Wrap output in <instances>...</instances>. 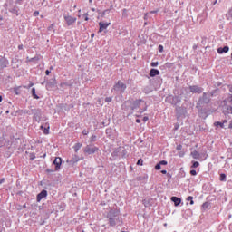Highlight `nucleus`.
Returning a JSON list of instances; mask_svg holds the SVG:
<instances>
[{
    "instance_id": "1",
    "label": "nucleus",
    "mask_w": 232,
    "mask_h": 232,
    "mask_svg": "<svg viewBox=\"0 0 232 232\" xmlns=\"http://www.w3.org/2000/svg\"><path fill=\"white\" fill-rule=\"evenodd\" d=\"M126 89H127V85L126 83H124V82H122V80H118V82L114 83V87L112 88V90L116 92H120L121 93H124Z\"/></svg>"
},
{
    "instance_id": "2",
    "label": "nucleus",
    "mask_w": 232,
    "mask_h": 232,
    "mask_svg": "<svg viewBox=\"0 0 232 232\" xmlns=\"http://www.w3.org/2000/svg\"><path fill=\"white\" fill-rule=\"evenodd\" d=\"M63 18H64V21L67 24V26H72L77 22V18L73 17L70 14H64Z\"/></svg>"
},
{
    "instance_id": "3",
    "label": "nucleus",
    "mask_w": 232,
    "mask_h": 232,
    "mask_svg": "<svg viewBox=\"0 0 232 232\" xmlns=\"http://www.w3.org/2000/svg\"><path fill=\"white\" fill-rule=\"evenodd\" d=\"M99 150V148L97 147H92L90 145H88L85 149H84V152L91 155V154H94L95 152H97Z\"/></svg>"
},
{
    "instance_id": "4",
    "label": "nucleus",
    "mask_w": 232,
    "mask_h": 232,
    "mask_svg": "<svg viewBox=\"0 0 232 232\" xmlns=\"http://www.w3.org/2000/svg\"><path fill=\"white\" fill-rule=\"evenodd\" d=\"M189 91L192 93H198L201 94L203 92V89L198 86H189Z\"/></svg>"
},
{
    "instance_id": "5",
    "label": "nucleus",
    "mask_w": 232,
    "mask_h": 232,
    "mask_svg": "<svg viewBox=\"0 0 232 232\" xmlns=\"http://www.w3.org/2000/svg\"><path fill=\"white\" fill-rule=\"evenodd\" d=\"M98 25H100V30H98V33H102L104 30H106L111 25V23L100 22V24H98Z\"/></svg>"
},
{
    "instance_id": "6",
    "label": "nucleus",
    "mask_w": 232,
    "mask_h": 232,
    "mask_svg": "<svg viewBox=\"0 0 232 232\" xmlns=\"http://www.w3.org/2000/svg\"><path fill=\"white\" fill-rule=\"evenodd\" d=\"M9 64V62L5 58H0V71L3 70L4 68H6Z\"/></svg>"
},
{
    "instance_id": "7",
    "label": "nucleus",
    "mask_w": 232,
    "mask_h": 232,
    "mask_svg": "<svg viewBox=\"0 0 232 232\" xmlns=\"http://www.w3.org/2000/svg\"><path fill=\"white\" fill-rule=\"evenodd\" d=\"M45 197H47V191L44 189L37 195V202H41Z\"/></svg>"
},
{
    "instance_id": "8",
    "label": "nucleus",
    "mask_w": 232,
    "mask_h": 232,
    "mask_svg": "<svg viewBox=\"0 0 232 232\" xmlns=\"http://www.w3.org/2000/svg\"><path fill=\"white\" fill-rule=\"evenodd\" d=\"M53 163L55 165V170H59L62 165V159L60 157L55 158Z\"/></svg>"
},
{
    "instance_id": "9",
    "label": "nucleus",
    "mask_w": 232,
    "mask_h": 232,
    "mask_svg": "<svg viewBox=\"0 0 232 232\" xmlns=\"http://www.w3.org/2000/svg\"><path fill=\"white\" fill-rule=\"evenodd\" d=\"M158 75H160V71H159V69H150L149 72L150 77H156Z\"/></svg>"
},
{
    "instance_id": "10",
    "label": "nucleus",
    "mask_w": 232,
    "mask_h": 232,
    "mask_svg": "<svg viewBox=\"0 0 232 232\" xmlns=\"http://www.w3.org/2000/svg\"><path fill=\"white\" fill-rule=\"evenodd\" d=\"M228 52H229V46H224V47L218 48V54H223L224 53H227Z\"/></svg>"
},
{
    "instance_id": "11",
    "label": "nucleus",
    "mask_w": 232,
    "mask_h": 232,
    "mask_svg": "<svg viewBox=\"0 0 232 232\" xmlns=\"http://www.w3.org/2000/svg\"><path fill=\"white\" fill-rule=\"evenodd\" d=\"M170 200L171 202H174L175 206H179V204H181V198L178 197H171Z\"/></svg>"
},
{
    "instance_id": "12",
    "label": "nucleus",
    "mask_w": 232,
    "mask_h": 232,
    "mask_svg": "<svg viewBox=\"0 0 232 232\" xmlns=\"http://www.w3.org/2000/svg\"><path fill=\"white\" fill-rule=\"evenodd\" d=\"M161 165H168V161L166 160L160 161L157 165H155V169L156 170L161 169Z\"/></svg>"
},
{
    "instance_id": "13",
    "label": "nucleus",
    "mask_w": 232,
    "mask_h": 232,
    "mask_svg": "<svg viewBox=\"0 0 232 232\" xmlns=\"http://www.w3.org/2000/svg\"><path fill=\"white\" fill-rule=\"evenodd\" d=\"M210 203L209 202H205L201 206V209L203 211H207L209 208Z\"/></svg>"
},
{
    "instance_id": "14",
    "label": "nucleus",
    "mask_w": 232,
    "mask_h": 232,
    "mask_svg": "<svg viewBox=\"0 0 232 232\" xmlns=\"http://www.w3.org/2000/svg\"><path fill=\"white\" fill-rule=\"evenodd\" d=\"M141 102H142V100H137L136 102H134L132 109L140 107Z\"/></svg>"
},
{
    "instance_id": "15",
    "label": "nucleus",
    "mask_w": 232,
    "mask_h": 232,
    "mask_svg": "<svg viewBox=\"0 0 232 232\" xmlns=\"http://www.w3.org/2000/svg\"><path fill=\"white\" fill-rule=\"evenodd\" d=\"M191 156L193 157V159H198L200 154L198 151L194 150L193 152H191Z\"/></svg>"
},
{
    "instance_id": "16",
    "label": "nucleus",
    "mask_w": 232,
    "mask_h": 232,
    "mask_svg": "<svg viewBox=\"0 0 232 232\" xmlns=\"http://www.w3.org/2000/svg\"><path fill=\"white\" fill-rule=\"evenodd\" d=\"M9 11H10V13L14 14L15 15L18 16V10H17V7H13V8H11Z\"/></svg>"
},
{
    "instance_id": "17",
    "label": "nucleus",
    "mask_w": 232,
    "mask_h": 232,
    "mask_svg": "<svg viewBox=\"0 0 232 232\" xmlns=\"http://www.w3.org/2000/svg\"><path fill=\"white\" fill-rule=\"evenodd\" d=\"M109 225H111V227H115L116 225L115 219L112 218H109Z\"/></svg>"
},
{
    "instance_id": "18",
    "label": "nucleus",
    "mask_w": 232,
    "mask_h": 232,
    "mask_svg": "<svg viewBox=\"0 0 232 232\" xmlns=\"http://www.w3.org/2000/svg\"><path fill=\"white\" fill-rule=\"evenodd\" d=\"M82 147V143H77V144H75V146H74V150H75L76 152H78V150H79Z\"/></svg>"
},
{
    "instance_id": "19",
    "label": "nucleus",
    "mask_w": 232,
    "mask_h": 232,
    "mask_svg": "<svg viewBox=\"0 0 232 232\" xmlns=\"http://www.w3.org/2000/svg\"><path fill=\"white\" fill-rule=\"evenodd\" d=\"M32 94H33V97H34V99H39V97L36 95V92H35V89H34V88L32 89Z\"/></svg>"
},
{
    "instance_id": "20",
    "label": "nucleus",
    "mask_w": 232,
    "mask_h": 232,
    "mask_svg": "<svg viewBox=\"0 0 232 232\" xmlns=\"http://www.w3.org/2000/svg\"><path fill=\"white\" fill-rule=\"evenodd\" d=\"M214 125H215L216 127H221V128H224V123L219 122V121L215 122V123H214Z\"/></svg>"
},
{
    "instance_id": "21",
    "label": "nucleus",
    "mask_w": 232,
    "mask_h": 232,
    "mask_svg": "<svg viewBox=\"0 0 232 232\" xmlns=\"http://www.w3.org/2000/svg\"><path fill=\"white\" fill-rule=\"evenodd\" d=\"M158 50H159L160 53H163L164 52V46L162 44H160L158 46Z\"/></svg>"
},
{
    "instance_id": "22",
    "label": "nucleus",
    "mask_w": 232,
    "mask_h": 232,
    "mask_svg": "<svg viewBox=\"0 0 232 232\" xmlns=\"http://www.w3.org/2000/svg\"><path fill=\"white\" fill-rule=\"evenodd\" d=\"M150 66H151V67H158V66H159V62H158V61H156V62H151Z\"/></svg>"
},
{
    "instance_id": "23",
    "label": "nucleus",
    "mask_w": 232,
    "mask_h": 232,
    "mask_svg": "<svg viewBox=\"0 0 232 232\" xmlns=\"http://www.w3.org/2000/svg\"><path fill=\"white\" fill-rule=\"evenodd\" d=\"M199 165H200V164H199L198 161H195V162H193L191 168H198V167H199Z\"/></svg>"
},
{
    "instance_id": "24",
    "label": "nucleus",
    "mask_w": 232,
    "mask_h": 232,
    "mask_svg": "<svg viewBox=\"0 0 232 232\" xmlns=\"http://www.w3.org/2000/svg\"><path fill=\"white\" fill-rule=\"evenodd\" d=\"M219 179L221 181H226V174H220Z\"/></svg>"
},
{
    "instance_id": "25",
    "label": "nucleus",
    "mask_w": 232,
    "mask_h": 232,
    "mask_svg": "<svg viewBox=\"0 0 232 232\" xmlns=\"http://www.w3.org/2000/svg\"><path fill=\"white\" fill-rule=\"evenodd\" d=\"M158 13H160V9L150 11V14H158Z\"/></svg>"
},
{
    "instance_id": "26",
    "label": "nucleus",
    "mask_w": 232,
    "mask_h": 232,
    "mask_svg": "<svg viewBox=\"0 0 232 232\" xmlns=\"http://www.w3.org/2000/svg\"><path fill=\"white\" fill-rule=\"evenodd\" d=\"M137 165H143V160L142 159H139L138 161H137Z\"/></svg>"
},
{
    "instance_id": "27",
    "label": "nucleus",
    "mask_w": 232,
    "mask_h": 232,
    "mask_svg": "<svg viewBox=\"0 0 232 232\" xmlns=\"http://www.w3.org/2000/svg\"><path fill=\"white\" fill-rule=\"evenodd\" d=\"M83 16L85 18V21H89V14L88 13L83 14Z\"/></svg>"
},
{
    "instance_id": "28",
    "label": "nucleus",
    "mask_w": 232,
    "mask_h": 232,
    "mask_svg": "<svg viewBox=\"0 0 232 232\" xmlns=\"http://www.w3.org/2000/svg\"><path fill=\"white\" fill-rule=\"evenodd\" d=\"M49 127L48 128H45L44 130V133L45 134V135H48L49 134Z\"/></svg>"
},
{
    "instance_id": "29",
    "label": "nucleus",
    "mask_w": 232,
    "mask_h": 232,
    "mask_svg": "<svg viewBox=\"0 0 232 232\" xmlns=\"http://www.w3.org/2000/svg\"><path fill=\"white\" fill-rule=\"evenodd\" d=\"M183 149V146L181 145V144H179V145H178L177 147H176V150H181Z\"/></svg>"
},
{
    "instance_id": "30",
    "label": "nucleus",
    "mask_w": 232,
    "mask_h": 232,
    "mask_svg": "<svg viewBox=\"0 0 232 232\" xmlns=\"http://www.w3.org/2000/svg\"><path fill=\"white\" fill-rule=\"evenodd\" d=\"M111 101H112V99L111 97L105 98V102H111Z\"/></svg>"
},
{
    "instance_id": "31",
    "label": "nucleus",
    "mask_w": 232,
    "mask_h": 232,
    "mask_svg": "<svg viewBox=\"0 0 232 232\" xmlns=\"http://www.w3.org/2000/svg\"><path fill=\"white\" fill-rule=\"evenodd\" d=\"M190 174L193 175V176H196L197 175V170H190Z\"/></svg>"
},
{
    "instance_id": "32",
    "label": "nucleus",
    "mask_w": 232,
    "mask_h": 232,
    "mask_svg": "<svg viewBox=\"0 0 232 232\" xmlns=\"http://www.w3.org/2000/svg\"><path fill=\"white\" fill-rule=\"evenodd\" d=\"M39 15V11H35L34 13V16H38Z\"/></svg>"
},
{
    "instance_id": "33",
    "label": "nucleus",
    "mask_w": 232,
    "mask_h": 232,
    "mask_svg": "<svg viewBox=\"0 0 232 232\" xmlns=\"http://www.w3.org/2000/svg\"><path fill=\"white\" fill-rule=\"evenodd\" d=\"M142 121L146 122L147 121H149V117H143Z\"/></svg>"
},
{
    "instance_id": "34",
    "label": "nucleus",
    "mask_w": 232,
    "mask_h": 232,
    "mask_svg": "<svg viewBox=\"0 0 232 232\" xmlns=\"http://www.w3.org/2000/svg\"><path fill=\"white\" fill-rule=\"evenodd\" d=\"M193 197L192 196H189V197H188V198H187V200H189V201H191V200H193Z\"/></svg>"
},
{
    "instance_id": "35",
    "label": "nucleus",
    "mask_w": 232,
    "mask_h": 232,
    "mask_svg": "<svg viewBox=\"0 0 232 232\" xmlns=\"http://www.w3.org/2000/svg\"><path fill=\"white\" fill-rule=\"evenodd\" d=\"M18 49H19V50H23V49H24L23 44H19V45H18Z\"/></svg>"
},
{
    "instance_id": "36",
    "label": "nucleus",
    "mask_w": 232,
    "mask_h": 232,
    "mask_svg": "<svg viewBox=\"0 0 232 232\" xmlns=\"http://www.w3.org/2000/svg\"><path fill=\"white\" fill-rule=\"evenodd\" d=\"M22 0H15L14 4H21Z\"/></svg>"
},
{
    "instance_id": "37",
    "label": "nucleus",
    "mask_w": 232,
    "mask_h": 232,
    "mask_svg": "<svg viewBox=\"0 0 232 232\" xmlns=\"http://www.w3.org/2000/svg\"><path fill=\"white\" fill-rule=\"evenodd\" d=\"M83 134H84V135H88V134H89V131H88V130H83Z\"/></svg>"
},
{
    "instance_id": "38",
    "label": "nucleus",
    "mask_w": 232,
    "mask_h": 232,
    "mask_svg": "<svg viewBox=\"0 0 232 232\" xmlns=\"http://www.w3.org/2000/svg\"><path fill=\"white\" fill-rule=\"evenodd\" d=\"M195 204L193 199H190V205L193 206Z\"/></svg>"
},
{
    "instance_id": "39",
    "label": "nucleus",
    "mask_w": 232,
    "mask_h": 232,
    "mask_svg": "<svg viewBox=\"0 0 232 232\" xmlns=\"http://www.w3.org/2000/svg\"><path fill=\"white\" fill-rule=\"evenodd\" d=\"M50 73H51V72L48 71V70L45 72V74H46L47 76H48Z\"/></svg>"
},
{
    "instance_id": "40",
    "label": "nucleus",
    "mask_w": 232,
    "mask_h": 232,
    "mask_svg": "<svg viewBox=\"0 0 232 232\" xmlns=\"http://www.w3.org/2000/svg\"><path fill=\"white\" fill-rule=\"evenodd\" d=\"M33 86H34L33 82H30L29 88H31V87H33Z\"/></svg>"
},
{
    "instance_id": "41",
    "label": "nucleus",
    "mask_w": 232,
    "mask_h": 232,
    "mask_svg": "<svg viewBox=\"0 0 232 232\" xmlns=\"http://www.w3.org/2000/svg\"><path fill=\"white\" fill-rule=\"evenodd\" d=\"M229 129H232V121H230L229 125H228Z\"/></svg>"
},
{
    "instance_id": "42",
    "label": "nucleus",
    "mask_w": 232,
    "mask_h": 232,
    "mask_svg": "<svg viewBox=\"0 0 232 232\" xmlns=\"http://www.w3.org/2000/svg\"><path fill=\"white\" fill-rule=\"evenodd\" d=\"M135 121H136V123H140V119H137Z\"/></svg>"
},
{
    "instance_id": "43",
    "label": "nucleus",
    "mask_w": 232,
    "mask_h": 232,
    "mask_svg": "<svg viewBox=\"0 0 232 232\" xmlns=\"http://www.w3.org/2000/svg\"><path fill=\"white\" fill-rule=\"evenodd\" d=\"M4 181H5V179L3 178L2 179H0V184H3Z\"/></svg>"
},
{
    "instance_id": "44",
    "label": "nucleus",
    "mask_w": 232,
    "mask_h": 232,
    "mask_svg": "<svg viewBox=\"0 0 232 232\" xmlns=\"http://www.w3.org/2000/svg\"><path fill=\"white\" fill-rule=\"evenodd\" d=\"M162 174H167V170H161Z\"/></svg>"
},
{
    "instance_id": "45",
    "label": "nucleus",
    "mask_w": 232,
    "mask_h": 232,
    "mask_svg": "<svg viewBox=\"0 0 232 232\" xmlns=\"http://www.w3.org/2000/svg\"><path fill=\"white\" fill-rule=\"evenodd\" d=\"M122 13H127V9H123V10H122Z\"/></svg>"
},
{
    "instance_id": "46",
    "label": "nucleus",
    "mask_w": 232,
    "mask_h": 232,
    "mask_svg": "<svg viewBox=\"0 0 232 232\" xmlns=\"http://www.w3.org/2000/svg\"><path fill=\"white\" fill-rule=\"evenodd\" d=\"M96 139V136H92V140H94Z\"/></svg>"
},
{
    "instance_id": "47",
    "label": "nucleus",
    "mask_w": 232,
    "mask_h": 232,
    "mask_svg": "<svg viewBox=\"0 0 232 232\" xmlns=\"http://www.w3.org/2000/svg\"><path fill=\"white\" fill-rule=\"evenodd\" d=\"M3 102V97L0 96V102Z\"/></svg>"
},
{
    "instance_id": "48",
    "label": "nucleus",
    "mask_w": 232,
    "mask_h": 232,
    "mask_svg": "<svg viewBox=\"0 0 232 232\" xmlns=\"http://www.w3.org/2000/svg\"><path fill=\"white\" fill-rule=\"evenodd\" d=\"M229 110H230V113L232 114V107H230Z\"/></svg>"
},
{
    "instance_id": "49",
    "label": "nucleus",
    "mask_w": 232,
    "mask_h": 232,
    "mask_svg": "<svg viewBox=\"0 0 232 232\" xmlns=\"http://www.w3.org/2000/svg\"><path fill=\"white\" fill-rule=\"evenodd\" d=\"M92 12H95V8H92Z\"/></svg>"
},
{
    "instance_id": "50",
    "label": "nucleus",
    "mask_w": 232,
    "mask_h": 232,
    "mask_svg": "<svg viewBox=\"0 0 232 232\" xmlns=\"http://www.w3.org/2000/svg\"><path fill=\"white\" fill-rule=\"evenodd\" d=\"M93 37H94V34H92V38H93Z\"/></svg>"
},
{
    "instance_id": "51",
    "label": "nucleus",
    "mask_w": 232,
    "mask_h": 232,
    "mask_svg": "<svg viewBox=\"0 0 232 232\" xmlns=\"http://www.w3.org/2000/svg\"><path fill=\"white\" fill-rule=\"evenodd\" d=\"M24 208H26V205H24V207H23Z\"/></svg>"
},
{
    "instance_id": "52",
    "label": "nucleus",
    "mask_w": 232,
    "mask_h": 232,
    "mask_svg": "<svg viewBox=\"0 0 232 232\" xmlns=\"http://www.w3.org/2000/svg\"><path fill=\"white\" fill-rule=\"evenodd\" d=\"M218 1H215L214 5H217Z\"/></svg>"
},
{
    "instance_id": "53",
    "label": "nucleus",
    "mask_w": 232,
    "mask_h": 232,
    "mask_svg": "<svg viewBox=\"0 0 232 232\" xmlns=\"http://www.w3.org/2000/svg\"><path fill=\"white\" fill-rule=\"evenodd\" d=\"M92 0H90V4H92Z\"/></svg>"
},
{
    "instance_id": "54",
    "label": "nucleus",
    "mask_w": 232,
    "mask_h": 232,
    "mask_svg": "<svg viewBox=\"0 0 232 232\" xmlns=\"http://www.w3.org/2000/svg\"><path fill=\"white\" fill-rule=\"evenodd\" d=\"M227 122V121H224V123Z\"/></svg>"
},
{
    "instance_id": "55",
    "label": "nucleus",
    "mask_w": 232,
    "mask_h": 232,
    "mask_svg": "<svg viewBox=\"0 0 232 232\" xmlns=\"http://www.w3.org/2000/svg\"><path fill=\"white\" fill-rule=\"evenodd\" d=\"M41 129L43 130V129H44V126H41Z\"/></svg>"
},
{
    "instance_id": "56",
    "label": "nucleus",
    "mask_w": 232,
    "mask_h": 232,
    "mask_svg": "<svg viewBox=\"0 0 232 232\" xmlns=\"http://www.w3.org/2000/svg\"><path fill=\"white\" fill-rule=\"evenodd\" d=\"M51 70H53V67H50Z\"/></svg>"
},
{
    "instance_id": "57",
    "label": "nucleus",
    "mask_w": 232,
    "mask_h": 232,
    "mask_svg": "<svg viewBox=\"0 0 232 232\" xmlns=\"http://www.w3.org/2000/svg\"><path fill=\"white\" fill-rule=\"evenodd\" d=\"M230 92H232V88L230 89Z\"/></svg>"
},
{
    "instance_id": "58",
    "label": "nucleus",
    "mask_w": 232,
    "mask_h": 232,
    "mask_svg": "<svg viewBox=\"0 0 232 232\" xmlns=\"http://www.w3.org/2000/svg\"><path fill=\"white\" fill-rule=\"evenodd\" d=\"M231 102H232V97H231Z\"/></svg>"
}]
</instances>
